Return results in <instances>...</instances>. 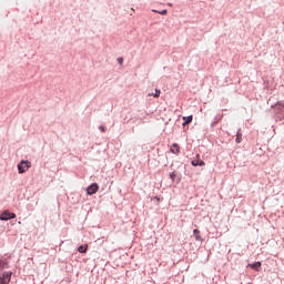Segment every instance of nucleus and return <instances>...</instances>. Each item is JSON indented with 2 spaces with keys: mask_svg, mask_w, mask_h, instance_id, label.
<instances>
[{
  "mask_svg": "<svg viewBox=\"0 0 284 284\" xmlns=\"http://www.w3.org/2000/svg\"><path fill=\"white\" fill-rule=\"evenodd\" d=\"M170 179L171 181H174V179H176V172L170 173Z\"/></svg>",
  "mask_w": 284,
  "mask_h": 284,
  "instance_id": "obj_14",
  "label": "nucleus"
},
{
  "mask_svg": "<svg viewBox=\"0 0 284 284\" xmlns=\"http://www.w3.org/2000/svg\"><path fill=\"white\" fill-rule=\"evenodd\" d=\"M160 14H168V10L161 11Z\"/></svg>",
  "mask_w": 284,
  "mask_h": 284,
  "instance_id": "obj_18",
  "label": "nucleus"
},
{
  "mask_svg": "<svg viewBox=\"0 0 284 284\" xmlns=\"http://www.w3.org/2000/svg\"><path fill=\"white\" fill-rule=\"evenodd\" d=\"M99 192V184L93 183L87 189V193L92 196V194H97Z\"/></svg>",
  "mask_w": 284,
  "mask_h": 284,
  "instance_id": "obj_4",
  "label": "nucleus"
},
{
  "mask_svg": "<svg viewBox=\"0 0 284 284\" xmlns=\"http://www.w3.org/2000/svg\"><path fill=\"white\" fill-rule=\"evenodd\" d=\"M8 267V261L0 260V272H3Z\"/></svg>",
  "mask_w": 284,
  "mask_h": 284,
  "instance_id": "obj_9",
  "label": "nucleus"
},
{
  "mask_svg": "<svg viewBox=\"0 0 284 284\" xmlns=\"http://www.w3.org/2000/svg\"><path fill=\"white\" fill-rule=\"evenodd\" d=\"M252 270H256L258 272V268L261 267V262H255L254 264H251Z\"/></svg>",
  "mask_w": 284,
  "mask_h": 284,
  "instance_id": "obj_13",
  "label": "nucleus"
},
{
  "mask_svg": "<svg viewBox=\"0 0 284 284\" xmlns=\"http://www.w3.org/2000/svg\"><path fill=\"white\" fill-rule=\"evenodd\" d=\"M153 12H158L156 10H153Z\"/></svg>",
  "mask_w": 284,
  "mask_h": 284,
  "instance_id": "obj_20",
  "label": "nucleus"
},
{
  "mask_svg": "<svg viewBox=\"0 0 284 284\" xmlns=\"http://www.w3.org/2000/svg\"><path fill=\"white\" fill-rule=\"evenodd\" d=\"M29 168H32V162L22 160L18 164L19 174H24V172H28Z\"/></svg>",
  "mask_w": 284,
  "mask_h": 284,
  "instance_id": "obj_1",
  "label": "nucleus"
},
{
  "mask_svg": "<svg viewBox=\"0 0 284 284\" xmlns=\"http://www.w3.org/2000/svg\"><path fill=\"white\" fill-rule=\"evenodd\" d=\"M10 219H17V214L4 211L0 214V221H10Z\"/></svg>",
  "mask_w": 284,
  "mask_h": 284,
  "instance_id": "obj_3",
  "label": "nucleus"
},
{
  "mask_svg": "<svg viewBox=\"0 0 284 284\" xmlns=\"http://www.w3.org/2000/svg\"><path fill=\"white\" fill-rule=\"evenodd\" d=\"M171 152H172V154H179V152H181V148L179 146V144H176V143L172 144Z\"/></svg>",
  "mask_w": 284,
  "mask_h": 284,
  "instance_id": "obj_6",
  "label": "nucleus"
},
{
  "mask_svg": "<svg viewBox=\"0 0 284 284\" xmlns=\"http://www.w3.org/2000/svg\"><path fill=\"white\" fill-rule=\"evenodd\" d=\"M193 236L195 237V241H203V237H201V231H199V229L193 230Z\"/></svg>",
  "mask_w": 284,
  "mask_h": 284,
  "instance_id": "obj_7",
  "label": "nucleus"
},
{
  "mask_svg": "<svg viewBox=\"0 0 284 284\" xmlns=\"http://www.w3.org/2000/svg\"><path fill=\"white\" fill-rule=\"evenodd\" d=\"M118 63H119L120 65H123V58H118Z\"/></svg>",
  "mask_w": 284,
  "mask_h": 284,
  "instance_id": "obj_16",
  "label": "nucleus"
},
{
  "mask_svg": "<svg viewBox=\"0 0 284 284\" xmlns=\"http://www.w3.org/2000/svg\"><path fill=\"white\" fill-rule=\"evenodd\" d=\"M12 272H4L0 274V284H10Z\"/></svg>",
  "mask_w": 284,
  "mask_h": 284,
  "instance_id": "obj_2",
  "label": "nucleus"
},
{
  "mask_svg": "<svg viewBox=\"0 0 284 284\" xmlns=\"http://www.w3.org/2000/svg\"><path fill=\"white\" fill-rule=\"evenodd\" d=\"M99 130H101V132H105V126L101 125Z\"/></svg>",
  "mask_w": 284,
  "mask_h": 284,
  "instance_id": "obj_17",
  "label": "nucleus"
},
{
  "mask_svg": "<svg viewBox=\"0 0 284 284\" xmlns=\"http://www.w3.org/2000/svg\"><path fill=\"white\" fill-rule=\"evenodd\" d=\"M78 252H80V254H85L88 252V245L79 246Z\"/></svg>",
  "mask_w": 284,
  "mask_h": 284,
  "instance_id": "obj_11",
  "label": "nucleus"
},
{
  "mask_svg": "<svg viewBox=\"0 0 284 284\" xmlns=\"http://www.w3.org/2000/svg\"><path fill=\"white\" fill-rule=\"evenodd\" d=\"M277 108H278L280 110H284V102H278V103H277Z\"/></svg>",
  "mask_w": 284,
  "mask_h": 284,
  "instance_id": "obj_15",
  "label": "nucleus"
},
{
  "mask_svg": "<svg viewBox=\"0 0 284 284\" xmlns=\"http://www.w3.org/2000/svg\"><path fill=\"white\" fill-rule=\"evenodd\" d=\"M221 119H223V115L220 116L219 121H221Z\"/></svg>",
  "mask_w": 284,
  "mask_h": 284,
  "instance_id": "obj_19",
  "label": "nucleus"
},
{
  "mask_svg": "<svg viewBox=\"0 0 284 284\" xmlns=\"http://www.w3.org/2000/svg\"><path fill=\"white\" fill-rule=\"evenodd\" d=\"M149 97H154L155 99H159L161 97V90H155V93H149Z\"/></svg>",
  "mask_w": 284,
  "mask_h": 284,
  "instance_id": "obj_12",
  "label": "nucleus"
},
{
  "mask_svg": "<svg viewBox=\"0 0 284 284\" xmlns=\"http://www.w3.org/2000/svg\"><path fill=\"white\" fill-rule=\"evenodd\" d=\"M183 121H184V123H183L184 126L189 125V123H192V115L184 116Z\"/></svg>",
  "mask_w": 284,
  "mask_h": 284,
  "instance_id": "obj_10",
  "label": "nucleus"
},
{
  "mask_svg": "<svg viewBox=\"0 0 284 284\" xmlns=\"http://www.w3.org/2000/svg\"><path fill=\"white\" fill-rule=\"evenodd\" d=\"M242 141H243V132L241 131V129H239V131L236 133L235 142L241 143Z\"/></svg>",
  "mask_w": 284,
  "mask_h": 284,
  "instance_id": "obj_8",
  "label": "nucleus"
},
{
  "mask_svg": "<svg viewBox=\"0 0 284 284\" xmlns=\"http://www.w3.org/2000/svg\"><path fill=\"white\" fill-rule=\"evenodd\" d=\"M191 164L194 166V168H196V166H201V168H203V165H205V162L203 161V160H201V155H196V159H194L192 162H191Z\"/></svg>",
  "mask_w": 284,
  "mask_h": 284,
  "instance_id": "obj_5",
  "label": "nucleus"
}]
</instances>
